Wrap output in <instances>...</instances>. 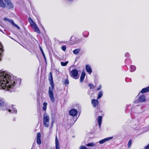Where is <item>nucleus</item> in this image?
Wrapping results in <instances>:
<instances>
[{
  "label": "nucleus",
  "mask_w": 149,
  "mask_h": 149,
  "mask_svg": "<svg viewBox=\"0 0 149 149\" xmlns=\"http://www.w3.org/2000/svg\"><path fill=\"white\" fill-rule=\"evenodd\" d=\"M148 92H149V86L143 88L141 90V93H143Z\"/></svg>",
  "instance_id": "nucleus-19"
},
{
  "label": "nucleus",
  "mask_w": 149,
  "mask_h": 149,
  "mask_svg": "<svg viewBox=\"0 0 149 149\" xmlns=\"http://www.w3.org/2000/svg\"><path fill=\"white\" fill-rule=\"evenodd\" d=\"M24 48H25V47H24Z\"/></svg>",
  "instance_id": "nucleus-47"
},
{
  "label": "nucleus",
  "mask_w": 149,
  "mask_h": 149,
  "mask_svg": "<svg viewBox=\"0 0 149 149\" xmlns=\"http://www.w3.org/2000/svg\"><path fill=\"white\" fill-rule=\"evenodd\" d=\"M3 46L0 42V61L1 60L2 55L3 54Z\"/></svg>",
  "instance_id": "nucleus-16"
},
{
  "label": "nucleus",
  "mask_w": 149,
  "mask_h": 149,
  "mask_svg": "<svg viewBox=\"0 0 149 149\" xmlns=\"http://www.w3.org/2000/svg\"><path fill=\"white\" fill-rule=\"evenodd\" d=\"M42 55H43V56L44 57V58L45 59V62L46 63H47V60H46V59L45 55V54H42Z\"/></svg>",
  "instance_id": "nucleus-35"
},
{
  "label": "nucleus",
  "mask_w": 149,
  "mask_h": 149,
  "mask_svg": "<svg viewBox=\"0 0 149 149\" xmlns=\"http://www.w3.org/2000/svg\"><path fill=\"white\" fill-rule=\"evenodd\" d=\"M90 92L89 91H88V94L89 95L90 94Z\"/></svg>",
  "instance_id": "nucleus-41"
},
{
  "label": "nucleus",
  "mask_w": 149,
  "mask_h": 149,
  "mask_svg": "<svg viewBox=\"0 0 149 149\" xmlns=\"http://www.w3.org/2000/svg\"><path fill=\"white\" fill-rule=\"evenodd\" d=\"M29 19H30V20L29 21V22L31 25V26L33 27L35 31L38 34H40L41 32L37 25L31 18H29Z\"/></svg>",
  "instance_id": "nucleus-4"
},
{
  "label": "nucleus",
  "mask_w": 149,
  "mask_h": 149,
  "mask_svg": "<svg viewBox=\"0 0 149 149\" xmlns=\"http://www.w3.org/2000/svg\"><path fill=\"white\" fill-rule=\"evenodd\" d=\"M102 87V86L101 85H100L99 87L97 88V90H99L101 89Z\"/></svg>",
  "instance_id": "nucleus-38"
},
{
  "label": "nucleus",
  "mask_w": 149,
  "mask_h": 149,
  "mask_svg": "<svg viewBox=\"0 0 149 149\" xmlns=\"http://www.w3.org/2000/svg\"><path fill=\"white\" fill-rule=\"evenodd\" d=\"M36 141L38 144L40 145L41 144V134L40 132L38 133L37 134Z\"/></svg>",
  "instance_id": "nucleus-10"
},
{
  "label": "nucleus",
  "mask_w": 149,
  "mask_h": 149,
  "mask_svg": "<svg viewBox=\"0 0 149 149\" xmlns=\"http://www.w3.org/2000/svg\"><path fill=\"white\" fill-rule=\"evenodd\" d=\"M49 117L46 114H44L43 123L44 126L46 127H48L49 126Z\"/></svg>",
  "instance_id": "nucleus-6"
},
{
  "label": "nucleus",
  "mask_w": 149,
  "mask_h": 149,
  "mask_svg": "<svg viewBox=\"0 0 149 149\" xmlns=\"http://www.w3.org/2000/svg\"><path fill=\"white\" fill-rule=\"evenodd\" d=\"M146 96L144 95H142L139 96V97L138 100H135L134 101V103H138L139 102H145L146 101Z\"/></svg>",
  "instance_id": "nucleus-5"
},
{
  "label": "nucleus",
  "mask_w": 149,
  "mask_h": 149,
  "mask_svg": "<svg viewBox=\"0 0 149 149\" xmlns=\"http://www.w3.org/2000/svg\"><path fill=\"white\" fill-rule=\"evenodd\" d=\"M61 49L64 51H65L66 50V47L65 45H63L61 47Z\"/></svg>",
  "instance_id": "nucleus-29"
},
{
  "label": "nucleus",
  "mask_w": 149,
  "mask_h": 149,
  "mask_svg": "<svg viewBox=\"0 0 149 149\" xmlns=\"http://www.w3.org/2000/svg\"><path fill=\"white\" fill-rule=\"evenodd\" d=\"M64 84H69V81L68 79H66L64 82Z\"/></svg>",
  "instance_id": "nucleus-30"
},
{
  "label": "nucleus",
  "mask_w": 149,
  "mask_h": 149,
  "mask_svg": "<svg viewBox=\"0 0 149 149\" xmlns=\"http://www.w3.org/2000/svg\"><path fill=\"white\" fill-rule=\"evenodd\" d=\"M88 86L90 87V89H94L95 88L94 86L91 84H89Z\"/></svg>",
  "instance_id": "nucleus-28"
},
{
  "label": "nucleus",
  "mask_w": 149,
  "mask_h": 149,
  "mask_svg": "<svg viewBox=\"0 0 149 149\" xmlns=\"http://www.w3.org/2000/svg\"><path fill=\"white\" fill-rule=\"evenodd\" d=\"M145 149H149V144L145 147Z\"/></svg>",
  "instance_id": "nucleus-39"
},
{
  "label": "nucleus",
  "mask_w": 149,
  "mask_h": 149,
  "mask_svg": "<svg viewBox=\"0 0 149 149\" xmlns=\"http://www.w3.org/2000/svg\"><path fill=\"white\" fill-rule=\"evenodd\" d=\"M103 93L102 91H100L99 92L98 94V97L97 98V99H99L103 95Z\"/></svg>",
  "instance_id": "nucleus-22"
},
{
  "label": "nucleus",
  "mask_w": 149,
  "mask_h": 149,
  "mask_svg": "<svg viewBox=\"0 0 149 149\" xmlns=\"http://www.w3.org/2000/svg\"><path fill=\"white\" fill-rule=\"evenodd\" d=\"M74 39H75V37L72 36L70 38V40L72 41L73 42H75V41L74 40Z\"/></svg>",
  "instance_id": "nucleus-31"
},
{
  "label": "nucleus",
  "mask_w": 149,
  "mask_h": 149,
  "mask_svg": "<svg viewBox=\"0 0 149 149\" xmlns=\"http://www.w3.org/2000/svg\"><path fill=\"white\" fill-rule=\"evenodd\" d=\"M130 68H131V72H134L136 69V67L134 65H131L130 66Z\"/></svg>",
  "instance_id": "nucleus-24"
},
{
  "label": "nucleus",
  "mask_w": 149,
  "mask_h": 149,
  "mask_svg": "<svg viewBox=\"0 0 149 149\" xmlns=\"http://www.w3.org/2000/svg\"><path fill=\"white\" fill-rule=\"evenodd\" d=\"M47 103L46 102H44L43 104V106L47 107Z\"/></svg>",
  "instance_id": "nucleus-36"
},
{
  "label": "nucleus",
  "mask_w": 149,
  "mask_h": 149,
  "mask_svg": "<svg viewBox=\"0 0 149 149\" xmlns=\"http://www.w3.org/2000/svg\"><path fill=\"white\" fill-rule=\"evenodd\" d=\"M70 114L72 116H75L77 114L78 112L77 110L75 109H72L69 112Z\"/></svg>",
  "instance_id": "nucleus-9"
},
{
  "label": "nucleus",
  "mask_w": 149,
  "mask_h": 149,
  "mask_svg": "<svg viewBox=\"0 0 149 149\" xmlns=\"http://www.w3.org/2000/svg\"><path fill=\"white\" fill-rule=\"evenodd\" d=\"M49 81L51 86V87H50L49 88V90L48 92L49 96L51 101L52 103H54L55 101L53 91V90L54 89V87L53 81L52 74L51 72H50L49 73Z\"/></svg>",
  "instance_id": "nucleus-3"
},
{
  "label": "nucleus",
  "mask_w": 149,
  "mask_h": 149,
  "mask_svg": "<svg viewBox=\"0 0 149 149\" xmlns=\"http://www.w3.org/2000/svg\"><path fill=\"white\" fill-rule=\"evenodd\" d=\"M99 102L98 100H96L92 99V103L94 107H96L98 105Z\"/></svg>",
  "instance_id": "nucleus-14"
},
{
  "label": "nucleus",
  "mask_w": 149,
  "mask_h": 149,
  "mask_svg": "<svg viewBox=\"0 0 149 149\" xmlns=\"http://www.w3.org/2000/svg\"><path fill=\"white\" fill-rule=\"evenodd\" d=\"M55 147L56 149H60L59 144L56 136L55 138Z\"/></svg>",
  "instance_id": "nucleus-15"
},
{
  "label": "nucleus",
  "mask_w": 149,
  "mask_h": 149,
  "mask_svg": "<svg viewBox=\"0 0 149 149\" xmlns=\"http://www.w3.org/2000/svg\"><path fill=\"white\" fill-rule=\"evenodd\" d=\"M102 119V117L101 116H98L97 119V121L99 124V127L100 128L101 125V124Z\"/></svg>",
  "instance_id": "nucleus-18"
},
{
  "label": "nucleus",
  "mask_w": 149,
  "mask_h": 149,
  "mask_svg": "<svg viewBox=\"0 0 149 149\" xmlns=\"http://www.w3.org/2000/svg\"><path fill=\"white\" fill-rule=\"evenodd\" d=\"M85 75L86 74L85 72H82L80 78V81L81 82H82L84 80Z\"/></svg>",
  "instance_id": "nucleus-17"
},
{
  "label": "nucleus",
  "mask_w": 149,
  "mask_h": 149,
  "mask_svg": "<svg viewBox=\"0 0 149 149\" xmlns=\"http://www.w3.org/2000/svg\"><path fill=\"white\" fill-rule=\"evenodd\" d=\"M80 49H75L73 51V53L76 55L78 54L80 51Z\"/></svg>",
  "instance_id": "nucleus-21"
},
{
  "label": "nucleus",
  "mask_w": 149,
  "mask_h": 149,
  "mask_svg": "<svg viewBox=\"0 0 149 149\" xmlns=\"http://www.w3.org/2000/svg\"><path fill=\"white\" fill-rule=\"evenodd\" d=\"M113 138V137H109L104 139H103L102 140L100 141H99V143L101 144L103 143L104 142L109 140Z\"/></svg>",
  "instance_id": "nucleus-13"
},
{
  "label": "nucleus",
  "mask_w": 149,
  "mask_h": 149,
  "mask_svg": "<svg viewBox=\"0 0 149 149\" xmlns=\"http://www.w3.org/2000/svg\"><path fill=\"white\" fill-rule=\"evenodd\" d=\"M73 0H68V1L70 2H72L73 1Z\"/></svg>",
  "instance_id": "nucleus-42"
},
{
  "label": "nucleus",
  "mask_w": 149,
  "mask_h": 149,
  "mask_svg": "<svg viewBox=\"0 0 149 149\" xmlns=\"http://www.w3.org/2000/svg\"><path fill=\"white\" fill-rule=\"evenodd\" d=\"M42 26V27L43 29H44V27H43V26Z\"/></svg>",
  "instance_id": "nucleus-44"
},
{
  "label": "nucleus",
  "mask_w": 149,
  "mask_h": 149,
  "mask_svg": "<svg viewBox=\"0 0 149 149\" xmlns=\"http://www.w3.org/2000/svg\"><path fill=\"white\" fill-rule=\"evenodd\" d=\"M6 3L7 5V7L9 9H13V5L10 1Z\"/></svg>",
  "instance_id": "nucleus-12"
},
{
  "label": "nucleus",
  "mask_w": 149,
  "mask_h": 149,
  "mask_svg": "<svg viewBox=\"0 0 149 149\" xmlns=\"http://www.w3.org/2000/svg\"><path fill=\"white\" fill-rule=\"evenodd\" d=\"M86 69L88 73L91 74L92 72V68L91 66L88 65H86Z\"/></svg>",
  "instance_id": "nucleus-11"
},
{
  "label": "nucleus",
  "mask_w": 149,
  "mask_h": 149,
  "mask_svg": "<svg viewBox=\"0 0 149 149\" xmlns=\"http://www.w3.org/2000/svg\"><path fill=\"white\" fill-rule=\"evenodd\" d=\"M132 140L131 139L129 141L127 144V147L128 148H130L132 145Z\"/></svg>",
  "instance_id": "nucleus-27"
},
{
  "label": "nucleus",
  "mask_w": 149,
  "mask_h": 149,
  "mask_svg": "<svg viewBox=\"0 0 149 149\" xmlns=\"http://www.w3.org/2000/svg\"><path fill=\"white\" fill-rule=\"evenodd\" d=\"M0 6L4 8L6 7L5 3H4L2 0H0Z\"/></svg>",
  "instance_id": "nucleus-25"
},
{
  "label": "nucleus",
  "mask_w": 149,
  "mask_h": 149,
  "mask_svg": "<svg viewBox=\"0 0 149 149\" xmlns=\"http://www.w3.org/2000/svg\"><path fill=\"white\" fill-rule=\"evenodd\" d=\"M83 35L84 37H87L88 36L89 32L88 31H84L83 33Z\"/></svg>",
  "instance_id": "nucleus-23"
},
{
  "label": "nucleus",
  "mask_w": 149,
  "mask_h": 149,
  "mask_svg": "<svg viewBox=\"0 0 149 149\" xmlns=\"http://www.w3.org/2000/svg\"><path fill=\"white\" fill-rule=\"evenodd\" d=\"M15 120V118H14V119H13V120Z\"/></svg>",
  "instance_id": "nucleus-43"
},
{
  "label": "nucleus",
  "mask_w": 149,
  "mask_h": 149,
  "mask_svg": "<svg viewBox=\"0 0 149 149\" xmlns=\"http://www.w3.org/2000/svg\"><path fill=\"white\" fill-rule=\"evenodd\" d=\"M68 63V61H67L65 62H61V65L63 66H66Z\"/></svg>",
  "instance_id": "nucleus-26"
},
{
  "label": "nucleus",
  "mask_w": 149,
  "mask_h": 149,
  "mask_svg": "<svg viewBox=\"0 0 149 149\" xmlns=\"http://www.w3.org/2000/svg\"><path fill=\"white\" fill-rule=\"evenodd\" d=\"M78 72V71L77 70L74 69L72 70L70 72V74L72 77L75 79H77L78 78V77H77Z\"/></svg>",
  "instance_id": "nucleus-7"
},
{
  "label": "nucleus",
  "mask_w": 149,
  "mask_h": 149,
  "mask_svg": "<svg viewBox=\"0 0 149 149\" xmlns=\"http://www.w3.org/2000/svg\"><path fill=\"white\" fill-rule=\"evenodd\" d=\"M24 48H25V47H24Z\"/></svg>",
  "instance_id": "nucleus-46"
},
{
  "label": "nucleus",
  "mask_w": 149,
  "mask_h": 149,
  "mask_svg": "<svg viewBox=\"0 0 149 149\" xmlns=\"http://www.w3.org/2000/svg\"><path fill=\"white\" fill-rule=\"evenodd\" d=\"M0 31H1L2 32V31H1V29H0Z\"/></svg>",
  "instance_id": "nucleus-45"
},
{
  "label": "nucleus",
  "mask_w": 149,
  "mask_h": 149,
  "mask_svg": "<svg viewBox=\"0 0 149 149\" xmlns=\"http://www.w3.org/2000/svg\"><path fill=\"white\" fill-rule=\"evenodd\" d=\"M97 143H94L92 142L87 144L86 146L88 147H93L95 146Z\"/></svg>",
  "instance_id": "nucleus-20"
},
{
  "label": "nucleus",
  "mask_w": 149,
  "mask_h": 149,
  "mask_svg": "<svg viewBox=\"0 0 149 149\" xmlns=\"http://www.w3.org/2000/svg\"><path fill=\"white\" fill-rule=\"evenodd\" d=\"M125 56L126 57H129L130 56V55L128 53H126L125 54Z\"/></svg>",
  "instance_id": "nucleus-33"
},
{
  "label": "nucleus",
  "mask_w": 149,
  "mask_h": 149,
  "mask_svg": "<svg viewBox=\"0 0 149 149\" xmlns=\"http://www.w3.org/2000/svg\"><path fill=\"white\" fill-rule=\"evenodd\" d=\"M21 80L8 72L0 70V89H5L10 92L15 91L19 86Z\"/></svg>",
  "instance_id": "nucleus-1"
},
{
  "label": "nucleus",
  "mask_w": 149,
  "mask_h": 149,
  "mask_svg": "<svg viewBox=\"0 0 149 149\" xmlns=\"http://www.w3.org/2000/svg\"><path fill=\"white\" fill-rule=\"evenodd\" d=\"M40 49L42 54H44L42 48L40 46Z\"/></svg>",
  "instance_id": "nucleus-34"
},
{
  "label": "nucleus",
  "mask_w": 149,
  "mask_h": 149,
  "mask_svg": "<svg viewBox=\"0 0 149 149\" xmlns=\"http://www.w3.org/2000/svg\"><path fill=\"white\" fill-rule=\"evenodd\" d=\"M47 109V107L43 106L42 109L44 111H45Z\"/></svg>",
  "instance_id": "nucleus-37"
},
{
  "label": "nucleus",
  "mask_w": 149,
  "mask_h": 149,
  "mask_svg": "<svg viewBox=\"0 0 149 149\" xmlns=\"http://www.w3.org/2000/svg\"><path fill=\"white\" fill-rule=\"evenodd\" d=\"M79 149H88V148L84 146H81L80 147Z\"/></svg>",
  "instance_id": "nucleus-32"
},
{
  "label": "nucleus",
  "mask_w": 149,
  "mask_h": 149,
  "mask_svg": "<svg viewBox=\"0 0 149 149\" xmlns=\"http://www.w3.org/2000/svg\"><path fill=\"white\" fill-rule=\"evenodd\" d=\"M13 105H11L10 107L6 103L3 99L0 97V109L3 111H8L10 113L16 114L17 110Z\"/></svg>",
  "instance_id": "nucleus-2"
},
{
  "label": "nucleus",
  "mask_w": 149,
  "mask_h": 149,
  "mask_svg": "<svg viewBox=\"0 0 149 149\" xmlns=\"http://www.w3.org/2000/svg\"><path fill=\"white\" fill-rule=\"evenodd\" d=\"M4 20L5 21H7L8 22H9L11 23V24L14 26L15 27L17 28L18 29H20V27L17 25L15 24L13 20L10 19L7 17H4Z\"/></svg>",
  "instance_id": "nucleus-8"
},
{
  "label": "nucleus",
  "mask_w": 149,
  "mask_h": 149,
  "mask_svg": "<svg viewBox=\"0 0 149 149\" xmlns=\"http://www.w3.org/2000/svg\"><path fill=\"white\" fill-rule=\"evenodd\" d=\"M5 2V3H6L8 2L9 1H10V0H3Z\"/></svg>",
  "instance_id": "nucleus-40"
}]
</instances>
